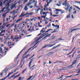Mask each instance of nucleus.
Wrapping results in <instances>:
<instances>
[{
	"label": "nucleus",
	"mask_w": 80,
	"mask_h": 80,
	"mask_svg": "<svg viewBox=\"0 0 80 80\" xmlns=\"http://www.w3.org/2000/svg\"><path fill=\"white\" fill-rule=\"evenodd\" d=\"M54 36V35H53L52 36V40H53L54 39H55V38L56 37V36Z\"/></svg>",
	"instance_id": "nucleus-23"
},
{
	"label": "nucleus",
	"mask_w": 80,
	"mask_h": 80,
	"mask_svg": "<svg viewBox=\"0 0 80 80\" xmlns=\"http://www.w3.org/2000/svg\"><path fill=\"white\" fill-rule=\"evenodd\" d=\"M31 5V3H27L26 5V6H28V7H29V6H30V5Z\"/></svg>",
	"instance_id": "nucleus-27"
},
{
	"label": "nucleus",
	"mask_w": 80,
	"mask_h": 80,
	"mask_svg": "<svg viewBox=\"0 0 80 80\" xmlns=\"http://www.w3.org/2000/svg\"><path fill=\"white\" fill-rule=\"evenodd\" d=\"M58 32V31H53L52 32H51V33H55V32Z\"/></svg>",
	"instance_id": "nucleus-51"
},
{
	"label": "nucleus",
	"mask_w": 80,
	"mask_h": 80,
	"mask_svg": "<svg viewBox=\"0 0 80 80\" xmlns=\"http://www.w3.org/2000/svg\"><path fill=\"white\" fill-rule=\"evenodd\" d=\"M15 71H14V72H12L9 73L6 77L5 78H3V79H1V80H5V79H6L8 77H9V76H10V75H11V74H13V72H15Z\"/></svg>",
	"instance_id": "nucleus-5"
},
{
	"label": "nucleus",
	"mask_w": 80,
	"mask_h": 80,
	"mask_svg": "<svg viewBox=\"0 0 80 80\" xmlns=\"http://www.w3.org/2000/svg\"><path fill=\"white\" fill-rule=\"evenodd\" d=\"M52 26H53V27H55V26H56V25H55L54 24H53L52 23Z\"/></svg>",
	"instance_id": "nucleus-60"
},
{
	"label": "nucleus",
	"mask_w": 80,
	"mask_h": 80,
	"mask_svg": "<svg viewBox=\"0 0 80 80\" xmlns=\"http://www.w3.org/2000/svg\"><path fill=\"white\" fill-rule=\"evenodd\" d=\"M13 25H14V23H13V24H12L11 25H10L8 27V28L7 29V31H8V30H10V28H11V27H12V26H13Z\"/></svg>",
	"instance_id": "nucleus-15"
},
{
	"label": "nucleus",
	"mask_w": 80,
	"mask_h": 80,
	"mask_svg": "<svg viewBox=\"0 0 80 80\" xmlns=\"http://www.w3.org/2000/svg\"><path fill=\"white\" fill-rule=\"evenodd\" d=\"M24 58H22V59H21V62H23V60H24Z\"/></svg>",
	"instance_id": "nucleus-57"
},
{
	"label": "nucleus",
	"mask_w": 80,
	"mask_h": 80,
	"mask_svg": "<svg viewBox=\"0 0 80 80\" xmlns=\"http://www.w3.org/2000/svg\"><path fill=\"white\" fill-rule=\"evenodd\" d=\"M49 5V3H48V2L47 4H45V5L44 8H47V6H48Z\"/></svg>",
	"instance_id": "nucleus-26"
},
{
	"label": "nucleus",
	"mask_w": 80,
	"mask_h": 80,
	"mask_svg": "<svg viewBox=\"0 0 80 80\" xmlns=\"http://www.w3.org/2000/svg\"><path fill=\"white\" fill-rule=\"evenodd\" d=\"M15 5H12L11 7V8H12V9L13 8H15Z\"/></svg>",
	"instance_id": "nucleus-24"
},
{
	"label": "nucleus",
	"mask_w": 80,
	"mask_h": 80,
	"mask_svg": "<svg viewBox=\"0 0 80 80\" xmlns=\"http://www.w3.org/2000/svg\"><path fill=\"white\" fill-rule=\"evenodd\" d=\"M24 35V34L23 33H22L21 34V36H23Z\"/></svg>",
	"instance_id": "nucleus-63"
},
{
	"label": "nucleus",
	"mask_w": 80,
	"mask_h": 80,
	"mask_svg": "<svg viewBox=\"0 0 80 80\" xmlns=\"http://www.w3.org/2000/svg\"><path fill=\"white\" fill-rule=\"evenodd\" d=\"M22 77H19L18 78V80H22Z\"/></svg>",
	"instance_id": "nucleus-39"
},
{
	"label": "nucleus",
	"mask_w": 80,
	"mask_h": 80,
	"mask_svg": "<svg viewBox=\"0 0 80 80\" xmlns=\"http://www.w3.org/2000/svg\"><path fill=\"white\" fill-rule=\"evenodd\" d=\"M73 75H72L69 76H67V77H65V78H68V77H71L72 76H73Z\"/></svg>",
	"instance_id": "nucleus-50"
},
{
	"label": "nucleus",
	"mask_w": 80,
	"mask_h": 80,
	"mask_svg": "<svg viewBox=\"0 0 80 80\" xmlns=\"http://www.w3.org/2000/svg\"><path fill=\"white\" fill-rule=\"evenodd\" d=\"M30 54H28L26 55V56L24 57V58H27L29 56H30Z\"/></svg>",
	"instance_id": "nucleus-29"
},
{
	"label": "nucleus",
	"mask_w": 80,
	"mask_h": 80,
	"mask_svg": "<svg viewBox=\"0 0 80 80\" xmlns=\"http://www.w3.org/2000/svg\"><path fill=\"white\" fill-rule=\"evenodd\" d=\"M34 55H33L32 57H31V58H30L29 59L30 60V59H31V58H33V57H34Z\"/></svg>",
	"instance_id": "nucleus-56"
},
{
	"label": "nucleus",
	"mask_w": 80,
	"mask_h": 80,
	"mask_svg": "<svg viewBox=\"0 0 80 80\" xmlns=\"http://www.w3.org/2000/svg\"><path fill=\"white\" fill-rule=\"evenodd\" d=\"M9 0H5L3 2V3L5 4L7 2H8Z\"/></svg>",
	"instance_id": "nucleus-36"
},
{
	"label": "nucleus",
	"mask_w": 80,
	"mask_h": 80,
	"mask_svg": "<svg viewBox=\"0 0 80 80\" xmlns=\"http://www.w3.org/2000/svg\"><path fill=\"white\" fill-rule=\"evenodd\" d=\"M1 29H3V28H4L5 27V25H2L1 26Z\"/></svg>",
	"instance_id": "nucleus-34"
},
{
	"label": "nucleus",
	"mask_w": 80,
	"mask_h": 80,
	"mask_svg": "<svg viewBox=\"0 0 80 80\" xmlns=\"http://www.w3.org/2000/svg\"><path fill=\"white\" fill-rule=\"evenodd\" d=\"M12 67H10L8 68H7V67H6L4 70H12Z\"/></svg>",
	"instance_id": "nucleus-11"
},
{
	"label": "nucleus",
	"mask_w": 80,
	"mask_h": 80,
	"mask_svg": "<svg viewBox=\"0 0 80 80\" xmlns=\"http://www.w3.org/2000/svg\"><path fill=\"white\" fill-rule=\"evenodd\" d=\"M25 48H23L22 50L19 52V53L18 54V56L17 57V58H16V61H17V58H18V56H19V55L20 54V53H22V52H23V50H25Z\"/></svg>",
	"instance_id": "nucleus-9"
},
{
	"label": "nucleus",
	"mask_w": 80,
	"mask_h": 80,
	"mask_svg": "<svg viewBox=\"0 0 80 80\" xmlns=\"http://www.w3.org/2000/svg\"><path fill=\"white\" fill-rule=\"evenodd\" d=\"M56 9V12H62V10L61 9Z\"/></svg>",
	"instance_id": "nucleus-22"
},
{
	"label": "nucleus",
	"mask_w": 80,
	"mask_h": 80,
	"mask_svg": "<svg viewBox=\"0 0 80 80\" xmlns=\"http://www.w3.org/2000/svg\"><path fill=\"white\" fill-rule=\"evenodd\" d=\"M46 13H48V12H43V15H45V14H46Z\"/></svg>",
	"instance_id": "nucleus-54"
},
{
	"label": "nucleus",
	"mask_w": 80,
	"mask_h": 80,
	"mask_svg": "<svg viewBox=\"0 0 80 80\" xmlns=\"http://www.w3.org/2000/svg\"><path fill=\"white\" fill-rule=\"evenodd\" d=\"M40 10H41V11H40V15H42V13H43V10L42 9H40V8H39L36 11V13H38V12Z\"/></svg>",
	"instance_id": "nucleus-7"
},
{
	"label": "nucleus",
	"mask_w": 80,
	"mask_h": 80,
	"mask_svg": "<svg viewBox=\"0 0 80 80\" xmlns=\"http://www.w3.org/2000/svg\"><path fill=\"white\" fill-rule=\"evenodd\" d=\"M56 62H58L59 63H63V62H62V61H56Z\"/></svg>",
	"instance_id": "nucleus-43"
},
{
	"label": "nucleus",
	"mask_w": 80,
	"mask_h": 80,
	"mask_svg": "<svg viewBox=\"0 0 80 80\" xmlns=\"http://www.w3.org/2000/svg\"><path fill=\"white\" fill-rule=\"evenodd\" d=\"M4 49H5V50H7V51H8V48H5Z\"/></svg>",
	"instance_id": "nucleus-59"
},
{
	"label": "nucleus",
	"mask_w": 80,
	"mask_h": 80,
	"mask_svg": "<svg viewBox=\"0 0 80 80\" xmlns=\"http://www.w3.org/2000/svg\"><path fill=\"white\" fill-rule=\"evenodd\" d=\"M45 33H44L43 34H42V36H41V37H40L38 39H37L36 40V42H38V40H40V39H41V38H43V37L45 36V35H47V34H45Z\"/></svg>",
	"instance_id": "nucleus-6"
},
{
	"label": "nucleus",
	"mask_w": 80,
	"mask_h": 80,
	"mask_svg": "<svg viewBox=\"0 0 80 80\" xmlns=\"http://www.w3.org/2000/svg\"><path fill=\"white\" fill-rule=\"evenodd\" d=\"M37 1H36L35 2V3L34 4V6H37Z\"/></svg>",
	"instance_id": "nucleus-45"
},
{
	"label": "nucleus",
	"mask_w": 80,
	"mask_h": 80,
	"mask_svg": "<svg viewBox=\"0 0 80 80\" xmlns=\"http://www.w3.org/2000/svg\"><path fill=\"white\" fill-rule=\"evenodd\" d=\"M28 51H26L24 54L23 55H27V53H28Z\"/></svg>",
	"instance_id": "nucleus-49"
},
{
	"label": "nucleus",
	"mask_w": 80,
	"mask_h": 80,
	"mask_svg": "<svg viewBox=\"0 0 80 80\" xmlns=\"http://www.w3.org/2000/svg\"><path fill=\"white\" fill-rule=\"evenodd\" d=\"M53 17H57V16H58V15H53Z\"/></svg>",
	"instance_id": "nucleus-64"
},
{
	"label": "nucleus",
	"mask_w": 80,
	"mask_h": 80,
	"mask_svg": "<svg viewBox=\"0 0 80 80\" xmlns=\"http://www.w3.org/2000/svg\"><path fill=\"white\" fill-rule=\"evenodd\" d=\"M55 27H57V28H56L57 29H59V28H60L59 25H56Z\"/></svg>",
	"instance_id": "nucleus-25"
},
{
	"label": "nucleus",
	"mask_w": 80,
	"mask_h": 80,
	"mask_svg": "<svg viewBox=\"0 0 80 80\" xmlns=\"http://www.w3.org/2000/svg\"><path fill=\"white\" fill-rule=\"evenodd\" d=\"M61 45V44H59L58 45L54 47L53 48H52V49H55V48H57V47H59V46H60Z\"/></svg>",
	"instance_id": "nucleus-18"
},
{
	"label": "nucleus",
	"mask_w": 80,
	"mask_h": 80,
	"mask_svg": "<svg viewBox=\"0 0 80 80\" xmlns=\"http://www.w3.org/2000/svg\"><path fill=\"white\" fill-rule=\"evenodd\" d=\"M52 1V0H49V2H48V3L49 4L50 2H51Z\"/></svg>",
	"instance_id": "nucleus-58"
},
{
	"label": "nucleus",
	"mask_w": 80,
	"mask_h": 80,
	"mask_svg": "<svg viewBox=\"0 0 80 80\" xmlns=\"http://www.w3.org/2000/svg\"><path fill=\"white\" fill-rule=\"evenodd\" d=\"M32 61H30L29 62V65H28L29 67H30V65H31V64H32Z\"/></svg>",
	"instance_id": "nucleus-31"
},
{
	"label": "nucleus",
	"mask_w": 80,
	"mask_h": 80,
	"mask_svg": "<svg viewBox=\"0 0 80 80\" xmlns=\"http://www.w3.org/2000/svg\"><path fill=\"white\" fill-rule=\"evenodd\" d=\"M9 22H6L5 23H4L3 24V25H4V26H6V24H7L8 23H9Z\"/></svg>",
	"instance_id": "nucleus-32"
},
{
	"label": "nucleus",
	"mask_w": 80,
	"mask_h": 80,
	"mask_svg": "<svg viewBox=\"0 0 80 80\" xmlns=\"http://www.w3.org/2000/svg\"><path fill=\"white\" fill-rule=\"evenodd\" d=\"M77 10H75V11L73 12V14H75L77 12Z\"/></svg>",
	"instance_id": "nucleus-47"
},
{
	"label": "nucleus",
	"mask_w": 80,
	"mask_h": 80,
	"mask_svg": "<svg viewBox=\"0 0 80 80\" xmlns=\"http://www.w3.org/2000/svg\"><path fill=\"white\" fill-rule=\"evenodd\" d=\"M6 54H7V51H5L4 55H6Z\"/></svg>",
	"instance_id": "nucleus-62"
},
{
	"label": "nucleus",
	"mask_w": 80,
	"mask_h": 80,
	"mask_svg": "<svg viewBox=\"0 0 80 80\" xmlns=\"http://www.w3.org/2000/svg\"><path fill=\"white\" fill-rule=\"evenodd\" d=\"M34 21H36V19H37V17H35L34 18H33Z\"/></svg>",
	"instance_id": "nucleus-41"
},
{
	"label": "nucleus",
	"mask_w": 80,
	"mask_h": 80,
	"mask_svg": "<svg viewBox=\"0 0 80 80\" xmlns=\"http://www.w3.org/2000/svg\"><path fill=\"white\" fill-rule=\"evenodd\" d=\"M32 77H33V76H30V78H29L28 79V80H30V79H31V78H32Z\"/></svg>",
	"instance_id": "nucleus-42"
},
{
	"label": "nucleus",
	"mask_w": 80,
	"mask_h": 80,
	"mask_svg": "<svg viewBox=\"0 0 80 80\" xmlns=\"http://www.w3.org/2000/svg\"><path fill=\"white\" fill-rule=\"evenodd\" d=\"M43 29H45V28H42V30L40 31V32H43Z\"/></svg>",
	"instance_id": "nucleus-55"
},
{
	"label": "nucleus",
	"mask_w": 80,
	"mask_h": 80,
	"mask_svg": "<svg viewBox=\"0 0 80 80\" xmlns=\"http://www.w3.org/2000/svg\"><path fill=\"white\" fill-rule=\"evenodd\" d=\"M55 44H54L53 45H51V44H48L47 45H46L45 46L43 47L40 50V51H41L42 50H43V48H45L46 47H53V46H54ZM49 45H51V46H49Z\"/></svg>",
	"instance_id": "nucleus-4"
},
{
	"label": "nucleus",
	"mask_w": 80,
	"mask_h": 80,
	"mask_svg": "<svg viewBox=\"0 0 80 80\" xmlns=\"http://www.w3.org/2000/svg\"><path fill=\"white\" fill-rule=\"evenodd\" d=\"M62 5H64V6H65L66 7H67L65 8V10H68V9L69 8H70V4H69V3H67V1H65L64 2H63L62 3Z\"/></svg>",
	"instance_id": "nucleus-2"
},
{
	"label": "nucleus",
	"mask_w": 80,
	"mask_h": 80,
	"mask_svg": "<svg viewBox=\"0 0 80 80\" xmlns=\"http://www.w3.org/2000/svg\"><path fill=\"white\" fill-rule=\"evenodd\" d=\"M5 15H6V14H2V17H4V18H5V17H6Z\"/></svg>",
	"instance_id": "nucleus-37"
},
{
	"label": "nucleus",
	"mask_w": 80,
	"mask_h": 80,
	"mask_svg": "<svg viewBox=\"0 0 80 80\" xmlns=\"http://www.w3.org/2000/svg\"><path fill=\"white\" fill-rule=\"evenodd\" d=\"M23 32L24 33H26V32H25V31L24 30H23L22 31V33H23Z\"/></svg>",
	"instance_id": "nucleus-61"
},
{
	"label": "nucleus",
	"mask_w": 80,
	"mask_h": 80,
	"mask_svg": "<svg viewBox=\"0 0 80 80\" xmlns=\"http://www.w3.org/2000/svg\"><path fill=\"white\" fill-rule=\"evenodd\" d=\"M10 7V4L9 3L7 4L5 7L3 8V9L1 11L2 12H3L4 10L6 9V10L4 11V12H5L7 10L8 11H10V9H9V7Z\"/></svg>",
	"instance_id": "nucleus-1"
},
{
	"label": "nucleus",
	"mask_w": 80,
	"mask_h": 80,
	"mask_svg": "<svg viewBox=\"0 0 80 80\" xmlns=\"http://www.w3.org/2000/svg\"><path fill=\"white\" fill-rule=\"evenodd\" d=\"M72 8H73V7L72 6H71L69 9V13L71 12Z\"/></svg>",
	"instance_id": "nucleus-16"
},
{
	"label": "nucleus",
	"mask_w": 80,
	"mask_h": 80,
	"mask_svg": "<svg viewBox=\"0 0 80 80\" xmlns=\"http://www.w3.org/2000/svg\"><path fill=\"white\" fill-rule=\"evenodd\" d=\"M70 49H71V48L70 49H63V50H64L65 51H68V50H70Z\"/></svg>",
	"instance_id": "nucleus-35"
},
{
	"label": "nucleus",
	"mask_w": 80,
	"mask_h": 80,
	"mask_svg": "<svg viewBox=\"0 0 80 80\" xmlns=\"http://www.w3.org/2000/svg\"><path fill=\"white\" fill-rule=\"evenodd\" d=\"M74 7H76V8H78V10H80V8L78 7L77 6L75 5H74Z\"/></svg>",
	"instance_id": "nucleus-28"
},
{
	"label": "nucleus",
	"mask_w": 80,
	"mask_h": 80,
	"mask_svg": "<svg viewBox=\"0 0 80 80\" xmlns=\"http://www.w3.org/2000/svg\"><path fill=\"white\" fill-rule=\"evenodd\" d=\"M25 12H23L22 13H21L19 17H24V16H26L27 15H33V12L27 13L25 14Z\"/></svg>",
	"instance_id": "nucleus-3"
},
{
	"label": "nucleus",
	"mask_w": 80,
	"mask_h": 80,
	"mask_svg": "<svg viewBox=\"0 0 80 80\" xmlns=\"http://www.w3.org/2000/svg\"><path fill=\"white\" fill-rule=\"evenodd\" d=\"M64 12H65V11H62L60 12V13H61V14H62V13H64Z\"/></svg>",
	"instance_id": "nucleus-48"
},
{
	"label": "nucleus",
	"mask_w": 80,
	"mask_h": 80,
	"mask_svg": "<svg viewBox=\"0 0 80 80\" xmlns=\"http://www.w3.org/2000/svg\"><path fill=\"white\" fill-rule=\"evenodd\" d=\"M42 42V40H40V41L38 42L32 47H31V48H33V47H34V46H35V45H37V43H40V42Z\"/></svg>",
	"instance_id": "nucleus-17"
},
{
	"label": "nucleus",
	"mask_w": 80,
	"mask_h": 80,
	"mask_svg": "<svg viewBox=\"0 0 80 80\" xmlns=\"http://www.w3.org/2000/svg\"><path fill=\"white\" fill-rule=\"evenodd\" d=\"M70 17V12L69 13V14L67 15L66 17L67 18H69Z\"/></svg>",
	"instance_id": "nucleus-20"
},
{
	"label": "nucleus",
	"mask_w": 80,
	"mask_h": 80,
	"mask_svg": "<svg viewBox=\"0 0 80 80\" xmlns=\"http://www.w3.org/2000/svg\"><path fill=\"white\" fill-rule=\"evenodd\" d=\"M18 73V72H16V73H15L14 74H13L12 76L11 77V78H12L13 77H14L15 75L17 74V73Z\"/></svg>",
	"instance_id": "nucleus-21"
},
{
	"label": "nucleus",
	"mask_w": 80,
	"mask_h": 80,
	"mask_svg": "<svg viewBox=\"0 0 80 80\" xmlns=\"http://www.w3.org/2000/svg\"><path fill=\"white\" fill-rule=\"evenodd\" d=\"M20 74H18V75H17L16 77H15V78H17V77H18L20 76Z\"/></svg>",
	"instance_id": "nucleus-40"
},
{
	"label": "nucleus",
	"mask_w": 80,
	"mask_h": 80,
	"mask_svg": "<svg viewBox=\"0 0 80 80\" xmlns=\"http://www.w3.org/2000/svg\"><path fill=\"white\" fill-rule=\"evenodd\" d=\"M22 38V36H20V38L17 37V38H16V40H17V39H20Z\"/></svg>",
	"instance_id": "nucleus-38"
},
{
	"label": "nucleus",
	"mask_w": 80,
	"mask_h": 80,
	"mask_svg": "<svg viewBox=\"0 0 80 80\" xmlns=\"http://www.w3.org/2000/svg\"><path fill=\"white\" fill-rule=\"evenodd\" d=\"M1 32H0V34H2V33H5V30H3V29H1Z\"/></svg>",
	"instance_id": "nucleus-14"
},
{
	"label": "nucleus",
	"mask_w": 80,
	"mask_h": 80,
	"mask_svg": "<svg viewBox=\"0 0 80 80\" xmlns=\"http://www.w3.org/2000/svg\"><path fill=\"white\" fill-rule=\"evenodd\" d=\"M72 52H73L71 51V52H70L68 54H66V56L69 55H70V54H71V53Z\"/></svg>",
	"instance_id": "nucleus-44"
},
{
	"label": "nucleus",
	"mask_w": 80,
	"mask_h": 80,
	"mask_svg": "<svg viewBox=\"0 0 80 80\" xmlns=\"http://www.w3.org/2000/svg\"><path fill=\"white\" fill-rule=\"evenodd\" d=\"M72 28H71V29H70V31H71V32H70V33H72V32H73V31H75V30H79V28H76V29H72Z\"/></svg>",
	"instance_id": "nucleus-13"
},
{
	"label": "nucleus",
	"mask_w": 80,
	"mask_h": 80,
	"mask_svg": "<svg viewBox=\"0 0 80 80\" xmlns=\"http://www.w3.org/2000/svg\"><path fill=\"white\" fill-rule=\"evenodd\" d=\"M24 10H25V11H27V10H28V7L26 5L24 7Z\"/></svg>",
	"instance_id": "nucleus-19"
},
{
	"label": "nucleus",
	"mask_w": 80,
	"mask_h": 80,
	"mask_svg": "<svg viewBox=\"0 0 80 80\" xmlns=\"http://www.w3.org/2000/svg\"><path fill=\"white\" fill-rule=\"evenodd\" d=\"M2 5H3V3L1 2H0V7H2Z\"/></svg>",
	"instance_id": "nucleus-33"
},
{
	"label": "nucleus",
	"mask_w": 80,
	"mask_h": 80,
	"mask_svg": "<svg viewBox=\"0 0 80 80\" xmlns=\"http://www.w3.org/2000/svg\"><path fill=\"white\" fill-rule=\"evenodd\" d=\"M62 38H59V40H64V39H62Z\"/></svg>",
	"instance_id": "nucleus-52"
},
{
	"label": "nucleus",
	"mask_w": 80,
	"mask_h": 80,
	"mask_svg": "<svg viewBox=\"0 0 80 80\" xmlns=\"http://www.w3.org/2000/svg\"><path fill=\"white\" fill-rule=\"evenodd\" d=\"M50 35H51V34H49L46 36L44 38H42V39L40 40L42 41V40H45V38H47V37H50Z\"/></svg>",
	"instance_id": "nucleus-8"
},
{
	"label": "nucleus",
	"mask_w": 80,
	"mask_h": 80,
	"mask_svg": "<svg viewBox=\"0 0 80 80\" xmlns=\"http://www.w3.org/2000/svg\"><path fill=\"white\" fill-rule=\"evenodd\" d=\"M77 60L75 59V60H74L73 62H72V64L69 66V67H72V65H75V64L76 63H77Z\"/></svg>",
	"instance_id": "nucleus-10"
},
{
	"label": "nucleus",
	"mask_w": 80,
	"mask_h": 80,
	"mask_svg": "<svg viewBox=\"0 0 80 80\" xmlns=\"http://www.w3.org/2000/svg\"><path fill=\"white\" fill-rule=\"evenodd\" d=\"M22 18L19 19L17 20H15L14 21V22H15V23H18V22H19L20 21H21L22 20Z\"/></svg>",
	"instance_id": "nucleus-12"
},
{
	"label": "nucleus",
	"mask_w": 80,
	"mask_h": 80,
	"mask_svg": "<svg viewBox=\"0 0 80 80\" xmlns=\"http://www.w3.org/2000/svg\"><path fill=\"white\" fill-rule=\"evenodd\" d=\"M2 48H1V47H0V52H2Z\"/></svg>",
	"instance_id": "nucleus-53"
},
{
	"label": "nucleus",
	"mask_w": 80,
	"mask_h": 80,
	"mask_svg": "<svg viewBox=\"0 0 80 80\" xmlns=\"http://www.w3.org/2000/svg\"><path fill=\"white\" fill-rule=\"evenodd\" d=\"M50 30H52L51 29H49L47 31H46V33H47L48 32H49V31H50Z\"/></svg>",
	"instance_id": "nucleus-30"
},
{
	"label": "nucleus",
	"mask_w": 80,
	"mask_h": 80,
	"mask_svg": "<svg viewBox=\"0 0 80 80\" xmlns=\"http://www.w3.org/2000/svg\"><path fill=\"white\" fill-rule=\"evenodd\" d=\"M51 26V24H50V23H49L48 25H47L48 27H49Z\"/></svg>",
	"instance_id": "nucleus-46"
}]
</instances>
